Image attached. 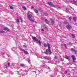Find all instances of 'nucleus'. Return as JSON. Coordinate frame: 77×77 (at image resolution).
<instances>
[{
	"mask_svg": "<svg viewBox=\"0 0 77 77\" xmlns=\"http://www.w3.org/2000/svg\"><path fill=\"white\" fill-rule=\"evenodd\" d=\"M73 20L75 22L76 21V20H77V19H76V18H75V17H73Z\"/></svg>",
	"mask_w": 77,
	"mask_h": 77,
	"instance_id": "6ab92c4d",
	"label": "nucleus"
},
{
	"mask_svg": "<svg viewBox=\"0 0 77 77\" xmlns=\"http://www.w3.org/2000/svg\"><path fill=\"white\" fill-rule=\"evenodd\" d=\"M64 24H67V22L66 21H64L63 22Z\"/></svg>",
	"mask_w": 77,
	"mask_h": 77,
	"instance_id": "ea45409f",
	"label": "nucleus"
},
{
	"mask_svg": "<svg viewBox=\"0 0 77 77\" xmlns=\"http://www.w3.org/2000/svg\"><path fill=\"white\" fill-rule=\"evenodd\" d=\"M9 6L10 9H14V8H13V7H12L10 5Z\"/></svg>",
	"mask_w": 77,
	"mask_h": 77,
	"instance_id": "c756f323",
	"label": "nucleus"
},
{
	"mask_svg": "<svg viewBox=\"0 0 77 77\" xmlns=\"http://www.w3.org/2000/svg\"><path fill=\"white\" fill-rule=\"evenodd\" d=\"M38 72H42V68H39L38 69Z\"/></svg>",
	"mask_w": 77,
	"mask_h": 77,
	"instance_id": "9d476101",
	"label": "nucleus"
},
{
	"mask_svg": "<svg viewBox=\"0 0 77 77\" xmlns=\"http://www.w3.org/2000/svg\"><path fill=\"white\" fill-rule=\"evenodd\" d=\"M48 49L46 50V51L45 52V54H51L52 52L50 50V45L49 43H48L47 45Z\"/></svg>",
	"mask_w": 77,
	"mask_h": 77,
	"instance_id": "f257e3e1",
	"label": "nucleus"
},
{
	"mask_svg": "<svg viewBox=\"0 0 77 77\" xmlns=\"http://www.w3.org/2000/svg\"><path fill=\"white\" fill-rule=\"evenodd\" d=\"M69 44L70 45H72V43H71V42H69Z\"/></svg>",
	"mask_w": 77,
	"mask_h": 77,
	"instance_id": "603ef678",
	"label": "nucleus"
},
{
	"mask_svg": "<svg viewBox=\"0 0 77 77\" xmlns=\"http://www.w3.org/2000/svg\"><path fill=\"white\" fill-rule=\"evenodd\" d=\"M44 15H45V16H47V15H48V13H44Z\"/></svg>",
	"mask_w": 77,
	"mask_h": 77,
	"instance_id": "c85d7f7f",
	"label": "nucleus"
},
{
	"mask_svg": "<svg viewBox=\"0 0 77 77\" xmlns=\"http://www.w3.org/2000/svg\"><path fill=\"white\" fill-rule=\"evenodd\" d=\"M74 11V9L73 8H71V9H69L68 8L66 9V12L67 13H69V14H73L74 15H75L76 14V12L74 13L73 11Z\"/></svg>",
	"mask_w": 77,
	"mask_h": 77,
	"instance_id": "f03ea898",
	"label": "nucleus"
},
{
	"mask_svg": "<svg viewBox=\"0 0 77 77\" xmlns=\"http://www.w3.org/2000/svg\"><path fill=\"white\" fill-rule=\"evenodd\" d=\"M54 59H57V57L56 56H55L54 57Z\"/></svg>",
	"mask_w": 77,
	"mask_h": 77,
	"instance_id": "79ce46f5",
	"label": "nucleus"
},
{
	"mask_svg": "<svg viewBox=\"0 0 77 77\" xmlns=\"http://www.w3.org/2000/svg\"><path fill=\"white\" fill-rule=\"evenodd\" d=\"M43 58L45 60H50V59L47 56H45Z\"/></svg>",
	"mask_w": 77,
	"mask_h": 77,
	"instance_id": "1a4fd4ad",
	"label": "nucleus"
},
{
	"mask_svg": "<svg viewBox=\"0 0 77 77\" xmlns=\"http://www.w3.org/2000/svg\"><path fill=\"white\" fill-rule=\"evenodd\" d=\"M5 32L3 30H0V33H4Z\"/></svg>",
	"mask_w": 77,
	"mask_h": 77,
	"instance_id": "4be33fe9",
	"label": "nucleus"
},
{
	"mask_svg": "<svg viewBox=\"0 0 77 77\" xmlns=\"http://www.w3.org/2000/svg\"><path fill=\"white\" fill-rule=\"evenodd\" d=\"M39 11L40 12H42V8H40L39 9Z\"/></svg>",
	"mask_w": 77,
	"mask_h": 77,
	"instance_id": "c9c22d12",
	"label": "nucleus"
},
{
	"mask_svg": "<svg viewBox=\"0 0 77 77\" xmlns=\"http://www.w3.org/2000/svg\"><path fill=\"white\" fill-rule=\"evenodd\" d=\"M73 60V63H75V60H76V58H75V57L74 55H72L71 56Z\"/></svg>",
	"mask_w": 77,
	"mask_h": 77,
	"instance_id": "7ed1b4c3",
	"label": "nucleus"
},
{
	"mask_svg": "<svg viewBox=\"0 0 77 77\" xmlns=\"http://www.w3.org/2000/svg\"><path fill=\"white\" fill-rule=\"evenodd\" d=\"M45 21L46 24H48L49 23V21H48V20L47 19H45Z\"/></svg>",
	"mask_w": 77,
	"mask_h": 77,
	"instance_id": "f8f14e48",
	"label": "nucleus"
},
{
	"mask_svg": "<svg viewBox=\"0 0 77 77\" xmlns=\"http://www.w3.org/2000/svg\"><path fill=\"white\" fill-rule=\"evenodd\" d=\"M21 52L22 53H23V52H24V51H25V50L24 49H22L20 50Z\"/></svg>",
	"mask_w": 77,
	"mask_h": 77,
	"instance_id": "4468645a",
	"label": "nucleus"
},
{
	"mask_svg": "<svg viewBox=\"0 0 77 77\" xmlns=\"http://www.w3.org/2000/svg\"><path fill=\"white\" fill-rule=\"evenodd\" d=\"M58 26L59 27H62V24H58Z\"/></svg>",
	"mask_w": 77,
	"mask_h": 77,
	"instance_id": "f704fd0d",
	"label": "nucleus"
},
{
	"mask_svg": "<svg viewBox=\"0 0 77 77\" xmlns=\"http://www.w3.org/2000/svg\"><path fill=\"white\" fill-rule=\"evenodd\" d=\"M70 2L72 4H74L75 5H77V1L72 0Z\"/></svg>",
	"mask_w": 77,
	"mask_h": 77,
	"instance_id": "0eeeda50",
	"label": "nucleus"
},
{
	"mask_svg": "<svg viewBox=\"0 0 77 77\" xmlns=\"http://www.w3.org/2000/svg\"><path fill=\"white\" fill-rule=\"evenodd\" d=\"M66 27L68 29V30H71L72 29V26L68 24L67 25H66Z\"/></svg>",
	"mask_w": 77,
	"mask_h": 77,
	"instance_id": "39448f33",
	"label": "nucleus"
},
{
	"mask_svg": "<svg viewBox=\"0 0 77 77\" xmlns=\"http://www.w3.org/2000/svg\"><path fill=\"white\" fill-rule=\"evenodd\" d=\"M46 74H47V72H46Z\"/></svg>",
	"mask_w": 77,
	"mask_h": 77,
	"instance_id": "052dcab7",
	"label": "nucleus"
},
{
	"mask_svg": "<svg viewBox=\"0 0 77 77\" xmlns=\"http://www.w3.org/2000/svg\"><path fill=\"white\" fill-rule=\"evenodd\" d=\"M22 8H23V9H24V10H26V8L25 6H22Z\"/></svg>",
	"mask_w": 77,
	"mask_h": 77,
	"instance_id": "7c9ffc66",
	"label": "nucleus"
},
{
	"mask_svg": "<svg viewBox=\"0 0 77 77\" xmlns=\"http://www.w3.org/2000/svg\"><path fill=\"white\" fill-rule=\"evenodd\" d=\"M41 31H42V32H44V29H42Z\"/></svg>",
	"mask_w": 77,
	"mask_h": 77,
	"instance_id": "8fccbe9b",
	"label": "nucleus"
},
{
	"mask_svg": "<svg viewBox=\"0 0 77 77\" xmlns=\"http://www.w3.org/2000/svg\"><path fill=\"white\" fill-rule=\"evenodd\" d=\"M71 19H72V17H70L69 18V21H71Z\"/></svg>",
	"mask_w": 77,
	"mask_h": 77,
	"instance_id": "72a5a7b5",
	"label": "nucleus"
},
{
	"mask_svg": "<svg viewBox=\"0 0 77 77\" xmlns=\"http://www.w3.org/2000/svg\"><path fill=\"white\" fill-rule=\"evenodd\" d=\"M34 11L35 13H36L37 14H38V11L36 9H35L34 10Z\"/></svg>",
	"mask_w": 77,
	"mask_h": 77,
	"instance_id": "5701e85b",
	"label": "nucleus"
},
{
	"mask_svg": "<svg viewBox=\"0 0 77 77\" xmlns=\"http://www.w3.org/2000/svg\"><path fill=\"white\" fill-rule=\"evenodd\" d=\"M4 30H7V31H9V29H8L7 27L4 28Z\"/></svg>",
	"mask_w": 77,
	"mask_h": 77,
	"instance_id": "ddd939ff",
	"label": "nucleus"
},
{
	"mask_svg": "<svg viewBox=\"0 0 77 77\" xmlns=\"http://www.w3.org/2000/svg\"><path fill=\"white\" fill-rule=\"evenodd\" d=\"M23 46L25 48L26 47V45H23Z\"/></svg>",
	"mask_w": 77,
	"mask_h": 77,
	"instance_id": "3c124183",
	"label": "nucleus"
},
{
	"mask_svg": "<svg viewBox=\"0 0 77 77\" xmlns=\"http://www.w3.org/2000/svg\"><path fill=\"white\" fill-rule=\"evenodd\" d=\"M47 44L46 43H44V46L45 47V48H47Z\"/></svg>",
	"mask_w": 77,
	"mask_h": 77,
	"instance_id": "cd10ccee",
	"label": "nucleus"
},
{
	"mask_svg": "<svg viewBox=\"0 0 77 77\" xmlns=\"http://www.w3.org/2000/svg\"><path fill=\"white\" fill-rule=\"evenodd\" d=\"M45 64H44L43 65V68H45Z\"/></svg>",
	"mask_w": 77,
	"mask_h": 77,
	"instance_id": "de8ad7c7",
	"label": "nucleus"
},
{
	"mask_svg": "<svg viewBox=\"0 0 77 77\" xmlns=\"http://www.w3.org/2000/svg\"><path fill=\"white\" fill-rule=\"evenodd\" d=\"M24 53L26 54H29V53L27 51H25Z\"/></svg>",
	"mask_w": 77,
	"mask_h": 77,
	"instance_id": "aec40b11",
	"label": "nucleus"
},
{
	"mask_svg": "<svg viewBox=\"0 0 77 77\" xmlns=\"http://www.w3.org/2000/svg\"><path fill=\"white\" fill-rule=\"evenodd\" d=\"M4 54H2V55H4Z\"/></svg>",
	"mask_w": 77,
	"mask_h": 77,
	"instance_id": "13d9d810",
	"label": "nucleus"
},
{
	"mask_svg": "<svg viewBox=\"0 0 77 77\" xmlns=\"http://www.w3.org/2000/svg\"><path fill=\"white\" fill-rule=\"evenodd\" d=\"M64 2H65V3H69V2H68V1H67V0H64L63 1Z\"/></svg>",
	"mask_w": 77,
	"mask_h": 77,
	"instance_id": "b1692460",
	"label": "nucleus"
},
{
	"mask_svg": "<svg viewBox=\"0 0 77 77\" xmlns=\"http://www.w3.org/2000/svg\"><path fill=\"white\" fill-rule=\"evenodd\" d=\"M20 19L21 23H23V19H22V18H21V17H20Z\"/></svg>",
	"mask_w": 77,
	"mask_h": 77,
	"instance_id": "473e14b6",
	"label": "nucleus"
},
{
	"mask_svg": "<svg viewBox=\"0 0 77 77\" xmlns=\"http://www.w3.org/2000/svg\"><path fill=\"white\" fill-rule=\"evenodd\" d=\"M45 29H48V27L47 26H45Z\"/></svg>",
	"mask_w": 77,
	"mask_h": 77,
	"instance_id": "09e8293b",
	"label": "nucleus"
},
{
	"mask_svg": "<svg viewBox=\"0 0 77 77\" xmlns=\"http://www.w3.org/2000/svg\"><path fill=\"white\" fill-rule=\"evenodd\" d=\"M60 61H61V62L63 61V59H62V58H61L60 59Z\"/></svg>",
	"mask_w": 77,
	"mask_h": 77,
	"instance_id": "49530a36",
	"label": "nucleus"
},
{
	"mask_svg": "<svg viewBox=\"0 0 77 77\" xmlns=\"http://www.w3.org/2000/svg\"><path fill=\"white\" fill-rule=\"evenodd\" d=\"M20 66H22V67H24L25 66V65L23 64H20Z\"/></svg>",
	"mask_w": 77,
	"mask_h": 77,
	"instance_id": "2eb2a0df",
	"label": "nucleus"
},
{
	"mask_svg": "<svg viewBox=\"0 0 77 77\" xmlns=\"http://www.w3.org/2000/svg\"><path fill=\"white\" fill-rule=\"evenodd\" d=\"M5 66H6V68H8V66H7V65H6V64L5 65Z\"/></svg>",
	"mask_w": 77,
	"mask_h": 77,
	"instance_id": "864d4df0",
	"label": "nucleus"
},
{
	"mask_svg": "<svg viewBox=\"0 0 77 77\" xmlns=\"http://www.w3.org/2000/svg\"><path fill=\"white\" fill-rule=\"evenodd\" d=\"M37 58H38V56H37Z\"/></svg>",
	"mask_w": 77,
	"mask_h": 77,
	"instance_id": "bf43d9fd",
	"label": "nucleus"
},
{
	"mask_svg": "<svg viewBox=\"0 0 77 77\" xmlns=\"http://www.w3.org/2000/svg\"><path fill=\"white\" fill-rule=\"evenodd\" d=\"M67 72H67V71H66V70L64 71V74H67Z\"/></svg>",
	"mask_w": 77,
	"mask_h": 77,
	"instance_id": "e433bc0d",
	"label": "nucleus"
},
{
	"mask_svg": "<svg viewBox=\"0 0 77 77\" xmlns=\"http://www.w3.org/2000/svg\"><path fill=\"white\" fill-rule=\"evenodd\" d=\"M46 68L49 69H50V68L48 66H46Z\"/></svg>",
	"mask_w": 77,
	"mask_h": 77,
	"instance_id": "a18cd8bd",
	"label": "nucleus"
},
{
	"mask_svg": "<svg viewBox=\"0 0 77 77\" xmlns=\"http://www.w3.org/2000/svg\"><path fill=\"white\" fill-rule=\"evenodd\" d=\"M26 74H27V73H26Z\"/></svg>",
	"mask_w": 77,
	"mask_h": 77,
	"instance_id": "680f3d73",
	"label": "nucleus"
},
{
	"mask_svg": "<svg viewBox=\"0 0 77 77\" xmlns=\"http://www.w3.org/2000/svg\"><path fill=\"white\" fill-rule=\"evenodd\" d=\"M38 42L39 43L40 46H41V41H38Z\"/></svg>",
	"mask_w": 77,
	"mask_h": 77,
	"instance_id": "bb28decb",
	"label": "nucleus"
},
{
	"mask_svg": "<svg viewBox=\"0 0 77 77\" xmlns=\"http://www.w3.org/2000/svg\"><path fill=\"white\" fill-rule=\"evenodd\" d=\"M74 53H75V54H77V50H76L75 49V51H74Z\"/></svg>",
	"mask_w": 77,
	"mask_h": 77,
	"instance_id": "a878e982",
	"label": "nucleus"
},
{
	"mask_svg": "<svg viewBox=\"0 0 77 77\" xmlns=\"http://www.w3.org/2000/svg\"><path fill=\"white\" fill-rule=\"evenodd\" d=\"M64 47H65V48H66V49H67V47L66 46V44H64Z\"/></svg>",
	"mask_w": 77,
	"mask_h": 77,
	"instance_id": "2f4dec72",
	"label": "nucleus"
},
{
	"mask_svg": "<svg viewBox=\"0 0 77 77\" xmlns=\"http://www.w3.org/2000/svg\"><path fill=\"white\" fill-rule=\"evenodd\" d=\"M7 64L8 65V67H9V66H10V63H7Z\"/></svg>",
	"mask_w": 77,
	"mask_h": 77,
	"instance_id": "4c0bfd02",
	"label": "nucleus"
},
{
	"mask_svg": "<svg viewBox=\"0 0 77 77\" xmlns=\"http://www.w3.org/2000/svg\"><path fill=\"white\" fill-rule=\"evenodd\" d=\"M51 24L52 25H53L54 24V20L53 19H51Z\"/></svg>",
	"mask_w": 77,
	"mask_h": 77,
	"instance_id": "6e6552de",
	"label": "nucleus"
},
{
	"mask_svg": "<svg viewBox=\"0 0 77 77\" xmlns=\"http://www.w3.org/2000/svg\"><path fill=\"white\" fill-rule=\"evenodd\" d=\"M65 58L66 59H68V60H69V57L68 56H66L65 57Z\"/></svg>",
	"mask_w": 77,
	"mask_h": 77,
	"instance_id": "f3484780",
	"label": "nucleus"
},
{
	"mask_svg": "<svg viewBox=\"0 0 77 77\" xmlns=\"http://www.w3.org/2000/svg\"><path fill=\"white\" fill-rule=\"evenodd\" d=\"M71 35L72 38H74L75 37V35H74L73 34H72Z\"/></svg>",
	"mask_w": 77,
	"mask_h": 77,
	"instance_id": "a211bd4d",
	"label": "nucleus"
},
{
	"mask_svg": "<svg viewBox=\"0 0 77 77\" xmlns=\"http://www.w3.org/2000/svg\"><path fill=\"white\" fill-rule=\"evenodd\" d=\"M28 63H30V60H28Z\"/></svg>",
	"mask_w": 77,
	"mask_h": 77,
	"instance_id": "37998d69",
	"label": "nucleus"
},
{
	"mask_svg": "<svg viewBox=\"0 0 77 77\" xmlns=\"http://www.w3.org/2000/svg\"><path fill=\"white\" fill-rule=\"evenodd\" d=\"M17 23H19V22H20V20H19V19H17Z\"/></svg>",
	"mask_w": 77,
	"mask_h": 77,
	"instance_id": "58836bf2",
	"label": "nucleus"
},
{
	"mask_svg": "<svg viewBox=\"0 0 77 77\" xmlns=\"http://www.w3.org/2000/svg\"><path fill=\"white\" fill-rule=\"evenodd\" d=\"M31 9H34V7L33 6H31Z\"/></svg>",
	"mask_w": 77,
	"mask_h": 77,
	"instance_id": "c03bdc74",
	"label": "nucleus"
},
{
	"mask_svg": "<svg viewBox=\"0 0 77 77\" xmlns=\"http://www.w3.org/2000/svg\"><path fill=\"white\" fill-rule=\"evenodd\" d=\"M29 20L30 21H31V22H32V23H33L35 21V20H33L32 19H30Z\"/></svg>",
	"mask_w": 77,
	"mask_h": 77,
	"instance_id": "dca6fc26",
	"label": "nucleus"
},
{
	"mask_svg": "<svg viewBox=\"0 0 77 77\" xmlns=\"http://www.w3.org/2000/svg\"><path fill=\"white\" fill-rule=\"evenodd\" d=\"M23 72H27V71L26 70V69H25V70H23Z\"/></svg>",
	"mask_w": 77,
	"mask_h": 77,
	"instance_id": "a19ab883",
	"label": "nucleus"
},
{
	"mask_svg": "<svg viewBox=\"0 0 77 77\" xmlns=\"http://www.w3.org/2000/svg\"><path fill=\"white\" fill-rule=\"evenodd\" d=\"M32 17V14H29V13H27V17L28 18H29V20L30 19V18H31Z\"/></svg>",
	"mask_w": 77,
	"mask_h": 77,
	"instance_id": "423d86ee",
	"label": "nucleus"
},
{
	"mask_svg": "<svg viewBox=\"0 0 77 77\" xmlns=\"http://www.w3.org/2000/svg\"><path fill=\"white\" fill-rule=\"evenodd\" d=\"M20 72H21V71H20V70H19V71L18 72V73H19V72H20Z\"/></svg>",
	"mask_w": 77,
	"mask_h": 77,
	"instance_id": "4d7b16f0",
	"label": "nucleus"
},
{
	"mask_svg": "<svg viewBox=\"0 0 77 77\" xmlns=\"http://www.w3.org/2000/svg\"><path fill=\"white\" fill-rule=\"evenodd\" d=\"M32 39L35 41H37V38L35 37H32Z\"/></svg>",
	"mask_w": 77,
	"mask_h": 77,
	"instance_id": "9b49d317",
	"label": "nucleus"
},
{
	"mask_svg": "<svg viewBox=\"0 0 77 77\" xmlns=\"http://www.w3.org/2000/svg\"><path fill=\"white\" fill-rule=\"evenodd\" d=\"M59 8L60 9H61V8L60 7H59Z\"/></svg>",
	"mask_w": 77,
	"mask_h": 77,
	"instance_id": "6e6d98bb",
	"label": "nucleus"
},
{
	"mask_svg": "<svg viewBox=\"0 0 77 77\" xmlns=\"http://www.w3.org/2000/svg\"><path fill=\"white\" fill-rule=\"evenodd\" d=\"M75 50V49L73 48H72L71 49V51H72L73 52H74V51Z\"/></svg>",
	"mask_w": 77,
	"mask_h": 77,
	"instance_id": "393cba45",
	"label": "nucleus"
},
{
	"mask_svg": "<svg viewBox=\"0 0 77 77\" xmlns=\"http://www.w3.org/2000/svg\"><path fill=\"white\" fill-rule=\"evenodd\" d=\"M26 68H27V69H31V67H30V66H26Z\"/></svg>",
	"mask_w": 77,
	"mask_h": 77,
	"instance_id": "412c9836",
	"label": "nucleus"
},
{
	"mask_svg": "<svg viewBox=\"0 0 77 77\" xmlns=\"http://www.w3.org/2000/svg\"><path fill=\"white\" fill-rule=\"evenodd\" d=\"M33 72H35V74H36V72L33 71Z\"/></svg>",
	"mask_w": 77,
	"mask_h": 77,
	"instance_id": "5fc2aeb1",
	"label": "nucleus"
},
{
	"mask_svg": "<svg viewBox=\"0 0 77 77\" xmlns=\"http://www.w3.org/2000/svg\"><path fill=\"white\" fill-rule=\"evenodd\" d=\"M48 3L49 6H51L52 7H54V8H56L55 5H53L51 2H48Z\"/></svg>",
	"mask_w": 77,
	"mask_h": 77,
	"instance_id": "20e7f679",
	"label": "nucleus"
}]
</instances>
